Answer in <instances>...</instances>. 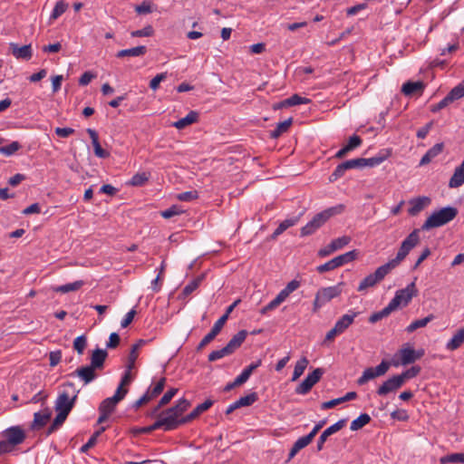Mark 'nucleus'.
Here are the masks:
<instances>
[{
    "mask_svg": "<svg viewBox=\"0 0 464 464\" xmlns=\"http://www.w3.org/2000/svg\"><path fill=\"white\" fill-rule=\"evenodd\" d=\"M344 209L345 206L343 204H339L316 214L311 221L301 228V237H306L314 234L318 228L326 223L330 218L342 214Z\"/></svg>",
    "mask_w": 464,
    "mask_h": 464,
    "instance_id": "f257e3e1",
    "label": "nucleus"
},
{
    "mask_svg": "<svg viewBox=\"0 0 464 464\" xmlns=\"http://www.w3.org/2000/svg\"><path fill=\"white\" fill-rule=\"evenodd\" d=\"M79 391L75 389L72 382H66L63 384V390L60 392L54 403V410L56 412H63L69 414L78 397Z\"/></svg>",
    "mask_w": 464,
    "mask_h": 464,
    "instance_id": "f03ea898",
    "label": "nucleus"
},
{
    "mask_svg": "<svg viewBox=\"0 0 464 464\" xmlns=\"http://www.w3.org/2000/svg\"><path fill=\"white\" fill-rule=\"evenodd\" d=\"M458 215V209L453 207H446L439 211L433 212L423 223L421 228L429 230L433 227H439L453 220Z\"/></svg>",
    "mask_w": 464,
    "mask_h": 464,
    "instance_id": "7ed1b4c3",
    "label": "nucleus"
},
{
    "mask_svg": "<svg viewBox=\"0 0 464 464\" xmlns=\"http://www.w3.org/2000/svg\"><path fill=\"white\" fill-rule=\"evenodd\" d=\"M420 242V230L414 229L402 242L396 255V257L390 260V265L393 268L397 267L400 263L408 256L412 248Z\"/></svg>",
    "mask_w": 464,
    "mask_h": 464,
    "instance_id": "20e7f679",
    "label": "nucleus"
},
{
    "mask_svg": "<svg viewBox=\"0 0 464 464\" xmlns=\"http://www.w3.org/2000/svg\"><path fill=\"white\" fill-rule=\"evenodd\" d=\"M394 269L389 262L379 266L374 273L368 275L364 277L357 287L358 292L366 291L370 287L375 286L381 281L384 279V277Z\"/></svg>",
    "mask_w": 464,
    "mask_h": 464,
    "instance_id": "39448f33",
    "label": "nucleus"
},
{
    "mask_svg": "<svg viewBox=\"0 0 464 464\" xmlns=\"http://www.w3.org/2000/svg\"><path fill=\"white\" fill-rule=\"evenodd\" d=\"M4 440H0V444H5V453L13 450L14 447L24 442L25 433L19 426H13L3 431Z\"/></svg>",
    "mask_w": 464,
    "mask_h": 464,
    "instance_id": "423d86ee",
    "label": "nucleus"
},
{
    "mask_svg": "<svg viewBox=\"0 0 464 464\" xmlns=\"http://www.w3.org/2000/svg\"><path fill=\"white\" fill-rule=\"evenodd\" d=\"M358 256V252L356 250H352L337 256L328 262L320 265L316 267L318 273L323 274L331 270H334L337 267H340L345 264H348L356 259Z\"/></svg>",
    "mask_w": 464,
    "mask_h": 464,
    "instance_id": "0eeeda50",
    "label": "nucleus"
},
{
    "mask_svg": "<svg viewBox=\"0 0 464 464\" xmlns=\"http://www.w3.org/2000/svg\"><path fill=\"white\" fill-rule=\"evenodd\" d=\"M190 407V402L181 398L178 401L177 404L173 407H170L165 411H162L164 416L170 420H172V422L174 423V430L177 429L179 426L185 424L186 422L182 421V418L179 419V417Z\"/></svg>",
    "mask_w": 464,
    "mask_h": 464,
    "instance_id": "6e6552de",
    "label": "nucleus"
},
{
    "mask_svg": "<svg viewBox=\"0 0 464 464\" xmlns=\"http://www.w3.org/2000/svg\"><path fill=\"white\" fill-rule=\"evenodd\" d=\"M415 283L409 284L405 288L400 289L395 293L394 297L390 301L391 304L396 310L401 304L406 306L413 296L417 295Z\"/></svg>",
    "mask_w": 464,
    "mask_h": 464,
    "instance_id": "1a4fd4ad",
    "label": "nucleus"
},
{
    "mask_svg": "<svg viewBox=\"0 0 464 464\" xmlns=\"http://www.w3.org/2000/svg\"><path fill=\"white\" fill-rule=\"evenodd\" d=\"M397 355L400 356V361L396 362L395 360H393L392 365H408L415 362L417 360H420L424 355V350H414L413 348L407 346L400 349L395 356Z\"/></svg>",
    "mask_w": 464,
    "mask_h": 464,
    "instance_id": "9d476101",
    "label": "nucleus"
},
{
    "mask_svg": "<svg viewBox=\"0 0 464 464\" xmlns=\"http://www.w3.org/2000/svg\"><path fill=\"white\" fill-rule=\"evenodd\" d=\"M390 366H391V362L383 360L375 368H372V367L366 368L363 371L362 376L357 380V383L359 385H363L370 380H372L376 377L384 375L388 372Z\"/></svg>",
    "mask_w": 464,
    "mask_h": 464,
    "instance_id": "9b49d317",
    "label": "nucleus"
},
{
    "mask_svg": "<svg viewBox=\"0 0 464 464\" xmlns=\"http://www.w3.org/2000/svg\"><path fill=\"white\" fill-rule=\"evenodd\" d=\"M324 374V370L322 368L314 369L311 373H309L305 379L295 388V393L297 394H306L308 393L313 386L316 384Z\"/></svg>",
    "mask_w": 464,
    "mask_h": 464,
    "instance_id": "f8f14e48",
    "label": "nucleus"
},
{
    "mask_svg": "<svg viewBox=\"0 0 464 464\" xmlns=\"http://www.w3.org/2000/svg\"><path fill=\"white\" fill-rule=\"evenodd\" d=\"M402 386L403 383L399 378L398 374L393 375L385 382H383V383L377 389L376 393L379 396H385L390 392H395Z\"/></svg>",
    "mask_w": 464,
    "mask_h": 464,
    "instance_id": "ddd939ff",
    "label": "nucleus"
},
{
    "mask_svg": "<svg viewBox=\"0 0 464 464\" xmlns=\"http://www.w3.org/2000/svg\"><path fill=\"white\" fill-rule=\"evenodd\" d=\"M345 424H346V420L342 419V420H339L334 424H333L332 426L325 429L322 432V434L320 435V437L317 440V445H316L317 451H321L324 449V444L325 443L327 439L330 438V436L333 435L334 433L342 430L345 426Z\"/></svg>",
    "mask_w": 464,
    "mask_h": 464,
    "instance_id": "4468645a",
    "label": "nucleus"
},
{
    "mask_svg": "<svg viewBox=\"0 0 464 464\" xmlns=\"http://www.w3.org/2000/svg\"><path fill=\"white\" fill-rule=\"evenodd\" d=\"M95 372L96 370L90 365H85L76 369L73 372L70 373V376H77L84 384H88L97 378Z\"/></svg>",
    "mask_w": 464,
    "mask_h": 464,
    "instance_id": "2eb2a0df",
    "label": "nucleus"
},
{
    "mask_svg": "<svg viewBox=\"0 0 464 464\" xmlns=\"http://www.w3.org/2000/svg\"><path fill=\"white\" fill-rule=\"evenodd\" d=\"M430 202V198L426 196L411 198L409 201V204L411 205V208L408 209L409 215L412 217L417 216L420 211L428 207Z\"/></svg>",
    "mask_w": 464,
    "mask_h": 464,
    "instance_id": "dca6fc26",
    "label": "nucleus"
},
{
    "mask_svg": "<svg viewBox=\"0 0 464 464\" xmlns=\"http://www.w3.org/2000/svg\"><path fill=\"white\" fill-rule=\"evenodd\" d=\"M107 356L108 353L106 350L97 348L92 353L91 362L89 365L96 371H101L104 368V362Z\"/></svg>",
    "mask_w": 464,
    "mask_h": 464,
    "instance_id": "f3484780",
    "label": "nucleus"
},
{
    "mask_svg": "<svg viewBox=\"0 0 464 464\" xmlns=\"http://www.w3.org/2000/svg\"><path fill=\"white\" fill-rule=\"evenodd\" d=\"M343 283H340L334 286L324 287L317 291V294L321 296L324 303L330 302L332 299L341 295L343 291Z\"/></svg>",
    "mask_w": 464,
    "mask_h": 464,
    "instance_id": "a211bd4d",
    "label": "nucleus"
},
{
    "mask_svg": "<svg viewBox=\"0 0 464 464\" xmlns=\"http://www.w3.org/2000/svg\"><path fill=\"white\" fill-rule=\"evenodd\" d=\"M10 49L12 51V54L16 59H23L28 61L33 56L31 44H25L24 46L19 47L17 44L11 43Z\"/></svg>",
    "mask_w": 464,
    "mask_h": 464,
    "instance_id": "6ab92c4d",
    "label": "nucleus"
},
{
    "mask_svg": "<svg viewBox=\"0 0 464 464\" xmlns=\"http://www.w3.org/2000/svg\"><path fill=\"white\" fill-rule=\"evenodd\" d=\"M213 403L214 401L212 400H206L203 403L198 404L190 413H188L185 417H182V421L188 423L195 420L201 413L208 410L213 405Z\"/></svg>",
    "mask_w": 464,
    "mask_h": 464,
    "instance_id": "aec40b11",
    "label": "nucleus"
},
{
    "mask_svg": "<svg viewBox=\"0 0 464 464\" xmlns=\"http://www.w3.org/2000/svg\"><path fill=\"white\" fill-rule=\"evenodd\" d=\"M87 133L90 135L92 143L94 149V154L101 159H106L110 156V153L103 150L99 142V137L96 130L92 129H87Z\"/></svg>",
    "mask_w": 464,
    "mask_h": 464,
    "instance_id": "412c9836",
    "label": "nucleus"
},
{
    "mask_svg": "<svg viewBox=\"0 0 464 464\" xmlns=\"http://www.w3.org/2000/svg\"><path fill=\"white\" fill-rule=\"evenodd\" d=\"M248 333L246 330H241L237 332L227 343L226 348L228 350L230 354H232L237 349H238L241 344L244 343L247 336Z\"/></svg>",
    "mask_w": 464,
    "mask_h": 464,
    "instance_id": "4be33fe9",
    "label": "nucleus"
},
{
    "mask_svg": "<svg viewBox=\"0 0 464 464\" xmlns=\"http://www.w3.org/2000/svg\"><path fill=\"white\" fill-rule=\"evenodd\" d=\"M51 411L46 409L44 411H38L34 414V420L31 425L32 430H40L41 428L44 427L47 423V421L51 418Z\"/></svg>",
    "mask_w": 464,
    "mask_h": 464,
    "instance_id": "5701e85b",
    "label": "nucleus"
},
{
    "mask_svg": "<svg viewBox=\"0 0 464 464\" xmlns=\"http://www.w3.org/2000/svg\"><path fill=\"white\" fill-rule=\"evenodd\" d=\"M174 423L172 422V420L166 418L162 411L159 414L158 420L151 425H150V432L153 430H156L158 429L163 428L164 430H174Z\"/></svg>",
    "mask_w": 464,
    "mask_h": 464,
    "instance_id": "b1692460",
    "label": "nucleus"
},
{
    "mask_svg": "<svg viewBox=\"0 0 464 464\" xmlns=\"http://www.w3.org/2000/svg\"><path fill=\"white\" fill-rule=\"evenodd\" d=\"M464 184V159L462 163L454 170L452 177L450 179L449 187L450 188H459Z\"/></svg>",
    "mask_w": 464,
    "mask_h": 464,
    "instance_id": "393cba45",
    "label": "nucleus"
},
{
    "mask_svg": "<svg viewBox=\"0 0 464 464\" xmlns=\"http://www.w3.org/2000/svg\"><path fill=\"white\" fill-rule=\"evenodd\" d=\"M359 313L350 311V314L343 315L334 324V327L343 334L354 321Z\"/></svg>",
    "mask_w": 464,
    "mask_h": 464,
    "instance_id": "a878e982",
    "label": "nucleus"
},
{
    "mask_svg": "<svg viewBox=\"0 0 464 464\" xmlns=\"http://www.w3.org/2000/svg\"><path fill=\"white\" fill-rule=\"evenodd\" d=\"M444 144L442 142L435 144L423 155L420 161V165L424 166L429 164L432 160V159H434L442 152Z\"/></svg>",
    "mask_w": 464,
    "mask_h": 464,
    "instance_id": "bb28decb",
    "label": "nucleus"
},
{
    "mask_svg": "<svg viewBox=\"0 0 464 464\" xmlns=\"http://www.w3.org/2000/svg\"><path fill=\"white\" fill-rule=\"evenodd\" d=\"M424 83L422 82H407L402 85L401 92L407 95L411 96L417 92H422L424 90Z\"/></svg>",
    "mask_w": 464,
    "mask_h": 464,
    "instance_id": "cd10ccee",
    "label": "nucleus"
},
{
    "mask_svg": "<svg viewBox=\"0 0 464 464\" xmlns=\"http://www.w3.org/2000/svg\"><path fill=\"white\" fill-rule=\"evenodd\" d=\"M198 120V113L195 111H189L186 117L179 119L173 123V126L178 130H182L185 127L197 122Z\"/></svg>",
    "mask_w": 464,
    "mask_h": 464,
    "instance_id": "c85d7f7f",
    "label": "nucleus"
},
{
    "mask_svg": "<svg viewBox=\"0 0 464 464\" xmlns=\"http://www.w3.org/2000/svg\"><path fill=\"white\" fill-rule=\"evenodd\" d=\"M464 343V327L460 328L454 334L452 338L447 343L446 348L449 351H455L459 349Z\"/></svg>",
    "mask_w": 464,
    "mask_h": 464,
    "instance_id": "c756f323",
    "label": "nucleus"
},
{
    "mask_svg": "<svg viewBox=\"0 0 464 464\" xmlns=\"http://www.w3.org/2000/svg\"><path fill=\"white\" fill-rule=\"evenodd\" d=\"M147 53V47L144 45L136 46L130 49H123L117 53V58H123L126 56H142Z\"/></svg>",
    "mask_w": 464,
    "mask_h": 464,
    "instance_id": "7c9ffc66",
    "label": "nucleus"
},
{
    "mask_svg": "<svg viewBox=\"0 0 464 464\" xmlns=\"http://www.w3.org/2000/svg\"><path fill=\"white\" fill-rule=\"evenodd\" d=\"M312 442L310 437L304 436L299 438L293 445L288 455V460L293 459L302 449L305 448Z\"/></svg>",
    "mask_w": 464,
    "mask_h": 464,
    "instance_id": "2f4dec72",
    "label": "nucleus"
},
{
    "mask_svg": "<svg viewBox=\"0 0 464 464\" xmlns=\"http://www.w3.org/2000/svg\"><path fill=\"white\" fill-rule=\"evenodd\" d=\"M205 276L200 275L194 278L191 282H189L182 290L180 295V298H187L189 295H191L202 283Z\"/></svg>",
    "mask_w": 464,
    "mask_h": 464,
    "instance_id": "473e14b6",
    "label": "nucleus"
},
{
    "mask_svg": "<svg viewBox=\"0 0 464 464\" xmlns=\"http://www.w3.org/2000/svg\"><path fill=\"white\" fill-rule=\"evenodd\" d=\"M298 218L295 217L292 218H287L282 221L279 226L276 227V229L272 234L271 237L273 239H276L279 235H281L283 232H285L287 228L295 226L298 222Z\"/></svg>",
    "mask_w": 464,
    "mask_h": 464,
    "instance_id": "72a5a7b5",
    "label": "nucleus"
},
{
    "mask_svg": "<svg viewBox=\"0 0 464 464\" xmlns=\"http://www.w3.org/2000/svg\"><path fill=\"white\" fill-rule=\"evenodd\" d=\"M293 123V119L288 118L287 120L279 122L276 129L270 132V138L272 139H277L280 137L283 133L286 132L290 126Z\"/></svg>",
    "mask_w": 464,
    "mask_h": 464,
    "instance_id": "f704fd0d",
    "label": "nucleus"
},
{
    "mask_svg": "<svg viewBox=\"0 0 464 464\" xmlns=\"http://www.w3.org/2000/svg\"><path fill=\"white\" fill-rule=\"evenodd\" d=\"M393 311H395L394 307L391 304V303H389L388 305L385 306L381 311L373 313L369 317V322L372 324H375V323L381 321L382 319L389 316L391 314V313Z\"/></svg>",
    "mask_w": 464,
    "mask_h": 464,
    "instance_id": "c9c22d12",
    "label": "nucleus"
},
{
    "mask_svg": "<svg viewBox=\"0 0 464 464\" xmlns=\"http://www.w3.org/2000/svg\"><path fill=\"white\" fill-rule=\"evenodd\" d=\"M371 421V417L367 413H362L357 419L351 422V430H359Z\"/></svg>",
    "mask_w": 464,
    "mask_h": 464,
    "instance_id": "e433bc0d",
    "label": "nucleus"
},
{
    "mask_svg": "<svg viewBox=\"0 0 464 464\" xmlns=\"http://www.w3.org/2000/svg\"><path fill=\"white\" fill-rule=\"evenodd\" d=\"M434 316L430 314L424 318L415 320L411 324H409L406 328L408 333H412L419 328L425 327L430 321H432Z\"/></svg>",
    "mask_w": 464,
    "mask_h": 464,
    "instance_id": "4c0bfd02",
    "label": "nucleus"
},
{
    "mask_svg": "<svg viewBox=\"0 0 464 464\" xmlns=\"http://www.w3.org/2000/svg\"><path fill=\"white\" fill-rule=\"evenodd\" d=\"M308 363H309V361L306 357H302L299 361H297V362L295 363V369H294L293 376H292L293 382L296 381L304 373Z\"/></svg>",
    "mask_w": 464,
    "mask_h": 464,
    "instance_id": "58836bf2",
    "label": "nucleus"
},
{
    "mask_svg": "<svg viewBox=\"0 0 464 464\" xmlns=\"http://www.w3.org/2000/svg\"><path fill=\"white\" fill-rule=\"evenodd\" d=\"M83 285H84L83 281L79 280V281H75L73 283H69V284H65V285L57 286L53 290L55 292H60V293L65 294V293H68V292L77 291Z\"/></svg>",
    "mask_w": 464,
    "mask_h": 464,
    "instance_id": "ea45409f",
    "label": "nucleus"
},
{
    "mask_svg": "<svg viewBox=\"0 0 464 464\" xmlns=\"http://www.w3.org/2000/svg\"><path fill=\"white\" fill-rule=\"evenodd\" d=\"M421 368L418 365H414L411 367L410 369L402 372L401 374H398L399 378L404 384L408 380L412 379L419 375L420 372Z\"/></svg>",
    "mask_w": 464,
    "mask_h": 464,
    "instance_id": "a19ab883",
    "label": "nucleus"
},
{
    "mask_svg": "<svg viewBox=\"0 0 464 464\" xmlns=\"http://www.w3.org/2000/svg\"><path fill=\"white\" fill-rule=\"evenodd\" d=\"M258 400V395L256 392H250L249 394L239 398L236 401L238 408L250 406Z\"/></svg>",
    "mask_w": 464,
    "mask_h": 464,
    "instance_id": "79ce46f5",
    "label": "nucleus"
},
{
    "mask_svg": "<svg viewBox=\"0 0 464 464\" xmlns=\"http://www.w3.org/2000/svg\"><path fill=\"white\" fill-rule=\"evenodd\" d=\"M117 403L118 401H114L111 397L107 398L103 400L100 404L99 411H103L107 414H111L114 411Z\"/></svg>",
    "mask_w": 464,
    "mask_h": 464,
    "instance_id": "37998d69",
    "label": "nucleus"
},
{
    "mask_svg": "<svg viewBox=\"0 0 464 464\" xmlns=\"http://www.w3.org/2000/svg\"><path fill=\"white\" fill-rule=\"evenodd\" d=\"M310 102V100L305 97H301L298 94H294L291 97L285 99V104L288 105V107L295 106L299 104H307Z\"/></svg>",
    "mask_w": 464,
    "mask_h": 464,
    "instance_id": "c03bdc74",
    "label": "nucleus"
},
{
    "mask_svg": "<svg viewBox=\"0 0 464 464\" xmlns=\"http://www.w3.org/2000/svg\"><path fill=\"white\" fill-rule=\"evenodd\" d=\"M87 346V338L84 334L76 337L73 341V349L82 355Z\"/></svg>",
    "mask_w": 464,
    "mask_h": 464,
    "instance_id": "a18cd8bd",
    "label": "nucleus"
},
{
    "mask_svg": "<svg viewBox=\"0 0 464 464\" xmlns=\"http://www.w3.org/2000/svg\"><path fill=\"white\" fill-rule=\"evenodd\" d=\"M447 96L450 100L451 102L464 97V84L459 83V85L455 86L447 94Z\"/></svg>",
    "mask_w": 464,
    "mask_h": 464,
    "instance_id": "49530a36",
    "label": "nucleus"
},
{
    "mask_svg": "<svg viewBox=\"0 0 464 464\" xmlns=\"http://www.w3.org/2000/svg\"><path fill=\"white\" fill-rule=\"evenodd\" d=\"M285 297L278 294L275 299H273L270 303H268L266 306H264L260 313L262 314H266L268 311H272L276 308L281 303L285 301Z\"/></svg>",
    "mask_w": 464,
    "mask_h": 464,
    "instance_id": "de8ad7c7",
    "label": "nucleus"
},
{
    "mask_svg": "<svg viewBox=\"0 0 464 464\" xmlns=\"http://www.w3.org/2000/svg\"><path fill=\"white\" fill-rule=\"evenodd\" d=\"M150 175L146 172L136 173L130 179V184L132 186H143L149 180Z\"/></svg>",
    "mask_w": 464,
    "mask_h": 464,
    "instance_id": "09e8293b",
    "label": "nucleus"
},
{
    "mask_svg": "<svg viewBox=\"0 0 464 464\" xmlns=\"http://www.w3.org/2000/svg\"><path fill=\"white\" fill-rule=\"evenodd\" d=\"M386 156H375L369 159L361 158L362 168L364 167H375L384 161Z\"/></svg>",
    "mask_w": 464,
    "mask_h": 464,
    "instance_id": "8fccbe9b",
    "label": "nucleus"
},
{
    "mask_svg": "<svg viewBox=\"0 0 464 464\" xmlns=\"http://www.w3.org/2000/svg\"><path fill=\"white\" fill-rule=\"evenodd\" d=\"M440 462L442 464L456 462L464 463V453H453L444 456L440 459Z\"/></svg>",
    "mask_w": 464,
    "mask_h": 464,
    "instance_id": "3c124183",
    "label": "nucleus"
},
{
    "mask_svg": "<svg viewBox=\"0 0 464 464\" xmlns=\"http://www.w3.org/2000/svg\"><path fill=\"white\" fill-rule=\"evenodd\" d=\"M67 8H68V5L66 3H64L63 1L57 2L55 6H54V8H53V12H52V14H51L50 18L52 20L57 19L63 13H65Z\"/></svg>",
    "mask_w": 464,
    "mask_h": 464,
    "instance_id": "603ef678",
    "label": "nucleus"
},
{
    "mask_svg": "<svg viewBox=\"0 0 464 464\" xmlns=\"http://www.w3.org/2000/svg\"><path fill=\"white\" fill-rule=\"evenodd\" d=\"M299 286H300V282L294 279V280L290 281L286 285V286L279 292V294L282 296H284L285 299H286L289 296V295L291 293H293L294 291H295Z\"/></svg>",
    "mask_w": 464,
    "mask_h": 464,
    "instance_id": "864d4df0",
    "label": "nucleus"
},
{
    "mask_svg": "<svg viewBox=\"0 0 464 464\" xmlns=\"http://www.w3.org/2000/svg\"><path fill=\"white\" fill-rule=\"evenodd\" d=\"M351 242V237L348 236H343L341 237L334 239L330 244L331 247L337 251L343 246H347Z\"/></svg>",
    "mask_w": 464,
    "mask_h": 464,
    "instance_id": "5fc2aeb1",
    "label": "nucleus"
},
{
    "mask_svg": "<svg viewBox=\"0 0 464 464\" xmlns=\"http://www.w3.org/2000/svg\"><path fill=\"white\" fill-rule=\"evenodd\" d=\"M165 384H166V378L165 377H162L157 383L156 385L150 389L148 391V393L150 395V397L153 399V398H156L157 396H159L164 390V387H165Z\"/></svg>",
    "mask_w": 464,
    "mask_h": 464,
    "instance_id": "6e6d98bb",
    "label": "nucleus"
},
{
    "mask_svg": "<svg viewBox=\"0 0 464 464\" xmlns=\"http://www.w3.org/2000/svg\"><path fill=\"white\" fill-rule=\"evenodd\" d=\"M21 144L18 141H13L7 146L0 147V153L5 156H11L20 150Z\"/></svg>",
    "mask_w": 464,
    "mask_h": 464,
    "instance_id": "4d7b16f0",
    "label": "nucleus"
},
{
    "mask_svg": "<svg viewBox=\"0 0 464 464\" xmlns=\"http://www.w3.org/2000/svg\"><path fill=\"white\" fill-rule=\"evenodd\" d=\"M227 355H230V353L228 352V350L225 347H223L222 349L220 350H216V351H213L211 352L209 354H208V361L209 362H215L218 359H221L225 356H227Z\"/></svg>",
    "mask_w": 464,
    "mask_h": 464,
    "instance_id": "13d9d810",
    "label": "nucleus"
},
{
    "mask_svg": "<svg viewBox=\"0 0 464 464\" xmlns=\"http://www.w3.org/2000/svg\"><path fill=\"white\" fill-rule=\"evenodd\" d=\"M178 389L177 388H171L169 389L160 400L159 401V407H163L166 404H168L171 399L177 394Z\"/></svg>",
    "mask_w": 464,
    "mask_h": 464,
    "instance_id": "bf43d9fd",
    "label": "nucleus"
},
{
    "mask_svg": "<svg viewBox=\"0 0 464 464\" xmlns=\"http://www.w3.org/2000/svg\"><path fill=\"white\" fill-rule=\"evenodd\" d=\"M183 212L184 211L179 207H178L177 205H173L169 208L162 211L161 212V216L164 218H172L174 216L182 214Z\"/></svg>",
    "mask_w": 464,
    "mask_h": 464,
    "instance_id": "052dcab7",
    "label": "nucleus"
},
{
    "mask_svg": "<svg viewBox=\"0 0 464 464\" xmlns=\"http://www.w3.org/2000/svg\"><path fill=\"white\" fill-rule=\"evenodd\" d=\"M154 33V30L151 25L145 26L144 28L140 30H136L131 32L132 37H147L151 36Z\"/></svg>",
    "mask_w": 464,
    "mask_h": 464,
    "instance_id": "680f3d73",
    "label": "nucleus"
},
{
    "mask_svg": "<svg viewBox=\"0 0 464 464\" xmlns=\"http://www.w3.org/2000/svg\"><path fill=\"white\" fill-rule=\"evenodd\" d=\"M346 171V169L343 168V162L339 164L335 169L334 170V172L330 175L329 177V181L330 182H334L335 180H337L338 179L342 178L344 173Z\"/></svg>",
    "mask_w": 464,
    "mask_h": 464,
    "instance_id": "e2e57ef3",
    "label": "nucleus"
},
{
    "mask_svg": "<svg viewBox=\"0 0 464 464\" xmlns=\"http://www.w3.org/2000/svg\"><path fill=\"white\" fill-rule=\"evenodd\" d=\"M361 158L349 160L343 162V168L348 169H362Z\"/></svg>",
    "mask_w": 464,
    "mask_h": 464,
    "instance_id": "0e129e2a",
    "label": "nucleus"
},
{
    "mask_svg": "<svg viewBox=\"0 0 464 464\" xmlns=\"http://www.w3.org/2000/svg\"><path fill=\"white\" fill-rule=\"evenodd\" d=\"M177 198L180 201H190L198 198V192L196 190L182 192Z\"/></svg>",
    "mask_w": 464,
    "mask_h": 464,
    "instance_id": "69168bd1",
    "label": "nucleus"
},
{
    "mask_svg": "<svg viewBox=\"0 0 464 464\" xmlns=\"http://www.w3.org/2000/svg\"><path fill=\"white\" fill-rule=\"evenodd\" d=\"M227 320V315H222L213 325L212 329L210 330L214 334L218 335L220 331L222 330L224 324H226Z\"/></svg>",
    "mask_w": 464,
    "mask_h": 464,
    "instance_id": "338daca9",
    "label": "nucleus"
},
{
    "mask_svg": "<svg viewBox=\"0 0 464 464\" xmlns=\"http://www.w3.org/2000/svg\"><path fill=\"white\" fill-rule=\"evenodd\" d=\"M167 77V73H160L157 74L154 78H152L150 82V88L152 90H157L160 86V83L165 80Z\"/></svg>",
    "mask_w": 464,
    "mask_h": 464,
    "instance_id": "774afa93",
    "label": "nucleus"
}]
</instances>
